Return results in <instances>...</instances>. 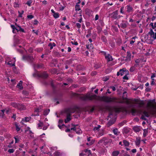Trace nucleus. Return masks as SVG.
Masks as SVG:
<instances>
[{
  "label": "nucleus",
  "instance_id": "obj_20",
  "mask_svg": "<svg viewBox=\"0 0 156 156\" xmlns=\"http://www.w3.org/2000/svg\"><path fill=\"white\" fill-rule=\"evenodd\" d=\"M54 154L55 156H62V153L58 151H56L54 153Z\"/></svg>",
  "mask_w": 156,
  "mask_h": 156
},
{
  "label": "nucleus",
  "instance_id": "obj_30",
  "mask_svg": "<svg viewBox=\"0 0 156 156\" xmlns=\"http://www.w3.org/2000/svg\"><path fill=\"white\" fill-rule=\"evenodd\" d=\"M42 108V106H39L38 108H36L35 109V112H38L40 111V110H41Z\"/></svg>",
  "mask_w": 156,
  "mask_h": 156
},
{
  "label": "nucleus",
  "instance_id": "obj_13",
  "mask_svg": "<svg viewBox=\"0 0 156 156\" xmlns=\"http://www.w3.org/2000/svg\"><path fill=\"white\" fill-rule=\"evenodd\" d=\"M127 55L126 56V60L130 61L131 59V54L129 51H127L126 53Z\"/></svg>",
  "mask_w": 156,
  "mask_h": 156
},
{
  "label": "nucleus",
  "instance_id": "obj_15",
  "mask_svg": "<svg viewBox=\"0 0 156 156\" xmlns=\"http://www.w3.org/2000/svg\"><path fill=\"white\" fill-rule=\"evenodd\" d=\"M127 11L128 12H131L133 10L132 7L130 5H127L126 7Z\"/></svg>",
  "mask_w": 156,
  "mask_h": 156
},
{
  "label": "nucleus",
  "instance_id": "obj_18",
  "mask_svg": "<svg viewBox=\"0 0 156 156\" xmlns=\"http://www.w3.org/2000/svg\"><path fill=\"white\" fill-rule=\"evenodd\" d=\"M41 76L44 78H46L48 77V75L46 72H44L41 74Z\"/></svg>",
  "mask_w": 156,
  "mask_h": 156
},
{
  "label": "nucleus",
  "instance_id": "obj_32",
  "mask_svg": "<svg viewBox=\"0 0 156 156\" xmlns=\"http://www.w3.org/2000/svg\"><path fill=\"white\" fill-rule=\"evenodd\" d=\"M53 16L56 19L59 17V15L58 13L55 12V14H53Z\"/></svg>",
  "mask_w": 156,
  "mask_h": 156
},
{
  "label": "nucleus",
  "instance_id": "obj_39",
  "mask_svg": "<svg viewBox=\"0 0 156 156\" xmlns=\"http://www.w3.org/2000/svg\"><path fill=\"white\" fill-rule=\"evenodd\" d=\"M14 139H15V143H18L20 141L18 139V136H16L14 137Z\"/></svg>",
  "mask_w": 156,
  "mask_h": 156
},
{
  "label": "nucleus",
  "instance_id": "obj_17",
  "mask_svg": "<svg viewBox=\"0 0 156 156\" xmlns=\"http://www.w3.org/2000/svg\"><path fill=\"white\" fill-rule=\"evenodd\" d=\"M119 152L118 151H116L112 152V155L113 156H118V154H119Z\"/></svg>",
  "mask_w": 156,
  "mask_h": 156
},
{
  "label": "nucleus",
  "instance_id": "obj_53",
  "mask_svg": "<svg viewBox=\"0 0 156 156\" xmlns=\"http://www.w3.org/2000/svg\"><path fill=\"white\" fill-rule=\"evenodd\" d=\"M86 155H87L88 156H89L91 154V151L90 150H89L88 151H87V153H86Z\"/></svg>",
  "mask_w": 156,
  "mask_h": 156
},
{
  "label": "nucleus",
  "instance_id": "obj_41",
  "mask_svg": "<svg viewBox=\"0 0 156 156\" xmlns=\"http://www.w3.org/2000/svg\"><path fill=\"white\" fill-rule=\"evenodd\" d=\"M14 150L13 149H9L8 151L10 153H13L14 151Z\"/></svg>",
  "mask_w": 156,
  "mask_h": 156
},
{
  "label": "nucleus",
  "instance_id": "obj_5",
  "mask_svg": "<svg viewBox=\"0 0 156 156\" xmlns=\"http://www.w3.org/2000/svg\"><path fill=\"white\" fill-rule=\"evenodd\" d=\"M22 59L23 60H27L30 62H32L34 59L32 56L29 55H23Z\"/></svg>",
  "mask_w": 156,
  "mask_h": 156
},
{
  "label": "nucleus",
  "instance_id": "obj_33",
  "mask_svg": "<svg viewBox=\"0 0 156 156\" xmlns=\"http://www.w3.org/2000/svg\"><path fill=\"white\" fill-rule=\"evenodd\" d=\"M101 39L103 42H105V43L106 42L107 39L104 36H102L101 37Z\"/></svg>",
  "mask_w": 156,
  "mask_h": 156
},
{
  "label": "nucleus",
  "instance_id": "obj_47",
  "mask_svg": "<svg viewBox=\"0 0 156 156\" xmlns=\"http://www.w3.org/2000/svg\"><path fill=\"white\" fill-rule=\"evenodd\" d=\"M19 4L16 2H15L14 3V7L15 8L19 7Z\"/></svg>",
  "mask_w": 156,
  "mask_h": 156
},
{
  "label": "nucleus",
  "instance_id": "obj_3",
  "mask_svg": "<svg viewBox=\"0 0 156 156\" xmlns=\"http://www.w3.org/2000/svg\"><path fill=\"white\" fill-rule=\"evenodd\" d=\"M112 142V140L108 139L106 137H104L100 140L98 142L99 144H103L104 145H106Z\"/></svg>",
  "mask_w": 156,
  "mask_h": 156
},
{
  "label": "nucleus",
  "instance_id": "obj_7",
  "mask_svg": "<svg viewBox=\"0 0 156 156\" xmlns=\"http://www.w3.org/2000/svg\"><path fill=\"white\" fill-rule=\"evenodd\" d=\"M120 75L121 76L123 75L124 74L127 75L129 73L128 71L125 68H123L122 69H120Z\"/></svg>",
  "mask_w": 156,
  "mask_h": 156
},
{
  "label": "nucleus",
  "instance_id": "obj_31",
  "mask_svg": "<svg viewBox=\"0 0 156 156\" xmlns=\"http://www.w3.org/2000/svg\"><path fill=\"white\" fill-rule=\"evenodd\" d=\"M50 112V109H46L45 110L44 112V115H48Z\"/></svg>",
  "mask_w": 156,
  "mask_h": 156
},
{
  "label": "nucleus",
  "instance_id": "obj_54",
  "mask_svg": "<svg viewBox=\"0 0 156 156\" xmlns=\"http://www.w3.org/2000/svg\"><path fill=\"white\" fill-rule=\"evenodd\" d=\"M15 42L16 43V44H18L20 43V40L19 39L15 38L14 40Z\"/></svg>",
  "mask_w": 156,
  "mask_h": 156
},
{
  "label": "nucleus",
  "instance_id": "obj_45",
  "mask_svg": "<svg viewBox=\"0 0 156 156\" xmlns=\"http://www.w3.org/2000/svg\"><path fill=\"white\" fill-rule=\"evenodd\" d=\"M7 64L8 65H9L10 66H15V64L14 63L12 64V63H11V62L10 61Z\"/></svg>",
  "mask_w": 156,
  "mask_h": 156
},
{
  "label": "nucleus",
  "instance_id": "obj_4",
  "mask_svg": "<svg viewBox=\"0 0 156 156\" xmlns=\"http://www.w3.org/2000/svg\"><path fill=\"white\" fill-rule=\"evenodd\" d=\"M109 16H110L111 18L114 19H119L122 16L118 15V10H116L113 12L112 13L110 14H109Z\"/></svg>",
  "mask_w": 156,
  "mask_h": 156
},
{
  "label": "nucleus",
  "instance_id": "obj_16",
  "mask_svg": "<svg viewBox=\"0 0 156 156\" xmlns=\"http://www.w3.org/2000/svg\"><path fill=\"white\" fill-rule=\"evenodd\" d=\"M144 133L143 134V136L144 137H145L147 135L148 133L147 129H143Z\"/></svg>",
  "mask_w": 156,
  "mask_h": 156
},
{
  "label": "nucleus",
  "instance_id": "obj_29",
  "mask_svg": "<svg viewBox=\"0 0 156 156\" xmlns=\"http://www.w3.org/2000/svg\"><path fill=\"white\" fill-rule=\"evenodd\" d=\"M143 114L144 116L146 117H148L149 116L148 112L145 111L143 112Z\"/></svg>",
  "mask_w": 156,
  "mask_h": 156
},
{
  "label": "nucleus",
  "instance_id": "obj_57",
  "mask_svg": "<svg viewBox=\"0 0 156 156\" xmlns=\"http://www.w3.org/2000/svg\"><path fill=\"white\" fill-rule=\"evenodd\" d=\"M71 43L73 44H74L76 45H77L78 44V43L77 41H71Z\"/></svg>",
  "mask_w": 156,
  "mask_h": 156
},
{
  "label": "nucleus",
  "instance_id": "obj_64",
  "mask_svg": "<svg viewBox=\"0 0 156 156\" xmlns=\"http://www.w3.org/2000/svg\"><path fill=\"white\" fill-rule=\"evenodd\" d=\"M67 80L68 81L70 82H72L73 81V80L71 78H69L67 79Z\"/></svg>",
  "mask_w": 156,
  "mask_h": 156
},
{
  "label": "nucleus",
  "instance_id": "obj_27",
  "mask_svg": "<svg viewBox=\"0 0 156 156\" xmlns=\"http://www.w3.org/2000/svg\"><path fill=\"white\" fill-rule=\"evenodd\" d=\"M138 107L140 108L143 107V106L144 105V103L143 101H142L138 103Z\"/></svg>",
  "mask_w": 156,
  "mask_h": 156
},
{
  "label": "nucleus",
  "instance_id": "obj_25",
  "mask_svg": "<svg viewBox=\"0 0 156 156\" xmlns=\"http://www.w3.org/2000/svg\"><path fill=\"white\" fill-rule=\"evenodd\" d=\"M11 105L15 108H17L18 104H17L15 102H12L11 103Z\"/></svg>",
  "mask_w": 156,
  "mask_h": 156
},
{
  "label": "nucleus",
  "instance_id": "obj_46",
  "mask_svg": "<svg viewBox=\"0 0 156 156\" xmlns=\"http://www.w3.org/2000/svg\"><path fill=\"white\" fill-rule=\"evenodd\" d=\"M156 18V13H154L151 19L152 21H154Z\"/></svg>",
  "mask_w": 156,
  "mask_h": 156
},
{
  "label": "nucleus",
  "instance_id": "obj_55",
  "mask_svg": "<svg viewBox=\"0 0 156 156\" xmlns=\"http://www.w3.org/2000/svg\"><path fill=\"white\" fill-rule=\"evenodd\" d=\"M151 79L152 80H151V85H154V84H155V83L154 82V80L153 78Z\"/></svg>",
  "mask_w": 156,
  "mask_h": 156
},
{
  "label": "nucleus",
  "instance_id": "obj_49",
  "mask_svg": "<svg viewBox=\"0 0 156 156\" xmlns=\"http://www.w3.org/2000/svg\"><path fill=\"white\" fill-rule=\"evenodd\" d=\"M34 16L32 15H28L27 16V18L30 19H32L33 18H34Z\"/></svg>",
  "mask_w": 156,
  "mask_h": 156
},
{
  "label": "nucleus",
  "instance_id": "obj_58",
  "mask_svg": "<svg viewBox=\"0 0 156 156\" xmlns=\"http://www.w3.org/2000/svg\"><path fill=\"white\" fill-rule=\"evenodd\" d=\"M126 91H125L123 93L122 98H123V99H126V98L124 97L125 94H126Z\"/></svg>",
  "mask_w": 156,
  "mask_h": 156
},
{
  "label": "nucleus",
  "instance_id": "obj_8",
  "mask_svg": "<svg viewBox=\"0 0 156 156\" xmlns=\"http://www.w3.org/2000/svg\"><path fill=\"white\" fill-rule=\"evenodd\" d=\"M148 34L154 40L156 39V33H154L152 29H150V31L149 32Z\"/></svg>",
  "mask_w": 156,
  "mask_h": 156
},
{
  "label": "nucleus",
  "instance_id": "obj_35",
  "mask_svg": "<svg viewBox=\"0 0 156 156\" xmlns=\"http://www.w3.org/2000/svg\"><path fill=\"white\" fill-rule=\"evenodd\" d=\"M75 131L76 133L78 134H80L81 133V130L78 127H77V129Z\"/></svg>",
  "mask_w": 156,
  "mask_h": 156
},
{
  "label": "nucleus",
  "instance_id": "obj_50",
  "mask_svg": "<svg viewBox=\"0 0 156 156\" xmlns=\"http://www.w3.org/2000/svg\"><path fill=\"white\" fill-rule=\"evenodd\" d=\"M43 125V123L40 122V123L38 124V127H41Z\"/></svg>",
  "mask_w": 156,
  "mask_h": 156
},
{
  "label": "nucleus",
  "instance_id": "obj_42",
  "mask_svg": "<svg viewBox=\"0 0 156 156\" xmlns=\"http://www.w3.org/2000/svg\"><path fill=\"white\" fill-rule=\"evenodd\" d=\"M100 127L101 126L100 125H98V126L94 127V131L96 130H98Z\"/></svg>",
  "mask_w": 156,
  "mask_h": 156
},
{
  "label": "nucleus",
  "instance_id": "obj_63",
  "mask_svg": "<svg viewBox=\"0 0 156 156\" xmlns=\"http://www.w3.org/2000/svg\"><path fill=\"white\" fill-rule=\"evenodd\" d=\"M123 79H124V80H127L128 79V77L127 76V75H126V74H125V75L123 77Z\"/></svg>",
  "mask_w": 156,
  "mask_h": 156
},
{
  "label": "nucleus",
  "instance_id": "obj_59",
  "mask_svg": "<svg viewBox=\"0 0 156 156\" xmlns=\"http://www.w3.org/2000/svg\"><path fill=\"white\" fill-rule=\"evenodd\" d=\"M124 8L123 7H121V8L120 9V11L121 13H122V14L124 13V12L123 11L124 9Z\"/></svg>",
  "mask_w": 156,
  "mask_h": 156
},
{
  "label": "nucleus",
  "instance_id": "obj_44",
  "mask_svg": "<svg viewBox=\"0 0 156 156\" xmlns=\"http://www.w3.org/2000/svg\"><path fill=\"white\" fill-rule=\"evenodd\" d=\"M137 114H143V112L141 110H137Z\"/></svg>",
  "mask_w": 156,
  "mask_h": 156
},
{
  "label": "nucleus",
  "instance_id": "obj_61",
  "mask_svg": "<svg viewBox=\"0 0 156 156\" xmlns=\"http://www.w3.org/2000/svg\"><path fill=\"white\" fill-rule=\"evenodd\" d=\"M110 88H111L113 91H115L116 90L115 87L113 86H110Z\"/></svg>",
  "mask_w": 156,
  "mask_h": 156
},
{
  "label": "nucleus",
  "instance_id": "obj_60",
  "mask_svg": "<svg viewBox=\"0 0 156 156\" xmlns=\"http://www.w3.org/2000/svg\"><path fill=\"white\" fill-rule=\"evenodd\" d=\"M76 27L78 28H80L81 27V24L79 23H77L76 24Z\"/></svg>",
  "mask_w": 156,
  "mask_h": 156
},
{
  "label": "nucleus",
  "instance_id": "obj_37",
  "mask_svg": "<svg viewBox=\"0 0 156 156\" xmlns=\"http://www.w3.org/2000/svg\"><path fill=\"white\" fill-rule=\"evenodd\" d=\"M32 3V0H29L27 1L26 4H27L29 6H31V4Z\"/></svg>",
  "mask_w": 156,
  "mask_h": 156
},
{
  "label": "nucleus",
  "instance_id": "obj_40",
  "mask_svg": "<svg viewBox=\"0 0 156 156\" xmlns=\"http://www.w3.org/2000/svg\"><path fill=\"white\" fill-rule=\"evenodd\" d=\"M75 8L76 10H77L78 11L80 10V6L79 5H76Z\"/></svg>",
  "mask_w": 156,
  "mask_h": 156
},
{
  "label": "nucleus",
  "instance_id": "obj_22",
  "mask_svg": "<svg viewBox=\"0 0 156 156\" xmlns=\"http://www.w3.org/2000/svg\"><path fill=\"white\" fill-rule=\"evenodd\" d=\"M18 27L19 28V29H17L18 30H17V32H18L19 31H20L22 32L23 33H25V31L24 30V29H22L20 26H18Z\"/></svg>",
  "mask_w": 156,
  "mask_h": 156
},
{
  "label": "nucleus",
  "instance_id": "obj_62",
  "mask_svg": "<svg viewBox=\"0 0 156 156\" xmlns=\"http://www.w3.org/2000/svg\"><path fill=\"white\" fill-rule=\"evenodd\" d=\"M125 123H126V122L123 121L122 122L119 123V126H122Z\"/></svg>",
  "mask_w": 156,
  "mask_h": 156
},
{
  "label": "nucleus",
  "instance_id": "obj_38",
  "mask_svg": "<svg viewBox=\"0 0 156 156\" xmlns=\"http://www.w3.org/2000/svg\"><path fill=\"white\" fill-rule=\"evenodd\" d=\"M112 28L116 32H117L118 30V28L115 26H112Z\"/></svg>",
  "mask_w": 156,
  "mask_h": 156
},
{
  "label": "nucleus",
  "instance_id": "obj_48",
  "mask_svg": "<svg viewBox=\"0 0 156 156\" xmlns=\"http://www.w3.org/2000/svg\"><path fill=\"white\" fill-rule=\"evenodd\" d=\"M33 76L34 77H36L38 76V74L37 72H36L33 74Z\"/></svg>",
  "mask_w": 156,
  "mask_h": 156
},
{
  "label": "nucleus",
  "instance_id": "obj_24",
  "mask_svg": "<svg viewBox=\"0 0 156 156\" xmlns=\"http://www.w3.org/2000/svg\"><path fill=\"white\" fill-rule=\"evenodd\" d=\"M113 132L114 134L115 135H118V134H119V133H118V129L117 128H116L115 129H114L113 130Z\"/></svg>",
  "mask_w": 156,
  "mask_h": 156
},
{
  "label": "nucleus",
  "instance_id": "obj_51",
  "mask_svg": "<svg viewBox=\"0 0 156 156\" xmlns=\"http://www.w3.org/2000/svg\"><path fill=\"white\" fill-rule=\"evenodd\" d=\"M90 142L89 143V144L90 145H91L93 144L94 142V140H92L90 141Z\"/></svg>",
  "mask_w": 156,
  "mask_h": 156
},
{
  "label": "nucleus",
  "instance_id": "obj_1",
  "mask_svg": "<svg viewBox=\"0 0 156 156\" xmlns=\"http://www.w3.org/2000/svg\"><path fill=\"white\" fill-rule=\"evenodd\" d=\"M96 95L94 94L90 95V94L85 95H83L80 97V98L84 101L88 100H92L96 99L103 101L107 103L114 102L115 103H123L124 101L122 100H119L118 98L112 97L111 98L107 96H98L97 98Z\"/></svg>",
  "mask_w": 156,
  "mask_h": 156
},
{
  "label": "nucleus",
  "instance_id": "obj_11",
  "mask_svg": "<svg viewBox=\"0 0 156 156\" xmlns=\"http://www.w3.org/2000/svg\"><path fill=\"white\" fill-rule=\"evenodd\" d=\"M17 108L20 110H23L26 109L25 106L22 104H18V106Z\"/></svg>",
  "mask_w": 156,
  "mask_h": 156
},
{
  "label": "nucleus",
  "instance_id": "obj_28",
  "mask_svg": "<svg viewBox=\"0 0 156 156\" xmlns=\"http://www.w3.org/2000/svg\"><path fill=\"white\" fill-rule=\"evenodd\" d=\"M137 110L135 109H132L131 110V113L133 115H135L136 114H137Z\"/></svg>",
  "mask_w": 156,
  "mask_h": 156
},
{
  "label": "nucleus",
  "instance_id": "obj_43",
  "mask_svg": "<svg viewBox=\"0 0 156 156\" xmlns=\"http://www.w3.org/2000/svg\"><path fill=\"white\" fill-rule=\"evenodd\" d=\"M135 69V68L134 66L131 67L129 69V70L130 72H133Z\"/></svg>",
  "mask_w": 156,
  "mask_h": 156
},
{
  "label": "nucleus",
  "instance_id": "obj_9",
  "mask_svg": "<svg viewBox=\"0 0 156 156\" xmlns=\"http://www.w3.org/2000/svg\"><path fill=\"white\" fill-rule=\"evenodd\" d=\"M128 24L127 21L122 20V23L120 24V27L123 29L126 28L127 27Z\"/></svg>",
  "mask_w": 156,
  "mask_h": 156
},
{
  "label": "nucleus",
  "instance_id": "obj_52",
  "mask_svg": "<svg viewBox=\"0 0 156 156\" xmlns=\"http://www.w3.org/2000/svg\"><path fill=\"white\" fill-rule=\"evenodd\" d=\"M23 94L25 95H27L28 94V93L27 91H23Z\"/></svg>",
  "mask_w": 156,
  "mask_h": 156
},
{
  "label": "nucleus",
  "instance_id": "obj_23",
  "mask_svg": "<svg viewBox=\"0 0 156 156\" xmlns=\"http://www.w3.org/2000/svg\"><path fill=\"white\" fill-rule=\"evenodd\" d=\"M87 48L88 49H91L93 48V46L92 44H90L86 45Z\"/></svg>",
  "mask_w": 156,
  "mask_h": 156
},
{
  "label": "nucleus",
  "instance_id": "obj_2",
  "mask_svg": "<svg viewBox=\"0 0 156 156\" xmlns=\"http://www.w3.org/2000/svg\"><path fill=\"white\" fill-rule=\"evenodd\" d=\"M74 111H72L71 108L66 109L65 111V113L66 114V119H65V122L66 123H68L71 120L70 118L71 113H73Z\"/></svg>",
  "mask_w": 156,
  "mask_h": 156
},
{
  "label": "nucleus",
  "instance_id": "obj_26",
  "mask_svg": "<svg viewBox=\"0 0 156 156\" xmlns=\"http://www.w3.org/2000/svg\"><path fill=\"white\" fill-rule=\"evenodd\" d=\"M123 143L125 146H128L129 144V143L126 140H123Z\"/></svg>",
  "mask_w": 156,
  "mask_h": 156
},
{
  "label": "nucleus",
  "instance_id": "obj_14",
  "mask_svg": "<svg viewBox=\"0 0 156 156\" xmlns=\"http://www.w3.org/2000/svg\"><path fill=\"white\" fill-rule=\"evenodd\" d=\"M22 83L23 81L21 80H20L19 83L17 84V87L20 89H22L23 88V87L22 86Z\"/></svg>",
  "mask_w": 156,
  "mask_h": 156
},
{
  "label": "nucleus",
  "instance_id": "obj_34",
  "mask_svg": "<svg viewBox=\"0 0 156 156\" xmlns=\"http://www.w3.org/2000/svg\"><path fill=\"white\" fill-rule=\"evenodd\" d=\"M72 125L73 126H74V127L73 128H71L70 129L71 130H73L74 131H76V130L77 129V127L78 126L77 125H75L73 124H72Z\"/></svg>",
  "mask_w": 156,
  "mask_h": 156
},
{
  "label": "nucleus",
  "instance_id": "obj_36",
  "mask_svg": "<svg viewBox=\"0 0 156 156\" xmlns=\"http://www.w3.org/2000/svg\"><path fill=\"white\" fill-rule=\"evenodd\" d=\"M114 123V122H113L112 121H110L107 124L108 126H109L111 125H112Z\"/></svg>",
  "mask_w": 156,
  "mask_h": 156
},
{
  "label": "nucleus",
  "instance_id": "obj_21",
  "mask_svg": "<svg viewBox=\"0 0 156 156\" xmlns=\"http://www.w3.org/2000/svg\"><path fill=\"white\" fill-rule=\"evenodd\" d=\"M11 28L12 29V32H13L14 33H16V32H15V31L16 30V31L17 30H18L17 29V27H15V26L13 25H11Z\"/></svg>",
  "mask_w": 156,
  "mask_h": 156
},
{
  "label": "nucleus",
  "instance_id": "obj_12",
  "mask_svg": "<svg viewBox=\"0 0 156 156\" xmlns=\"http://www.w3.org/2000/svg\"><path fill=\"white\" fill-rule=\"evenodd\" d=\"M105 57L108 62L112 61L113 60V59L112 58V56L110 54H108L107 55H105Z\"/></svg>",
  "mask_w": 156,
  "mask_h": 156
},
{
  "label": "nucleus",
  "instance_id": "obj_10",
  "mask_svg": "<svg viewBox=\"0 0 156 156\" xmlns=\"http://www.w3.org/2000/svg\"><path fill=\"white\" fill-rule=\"evenodd\" d=\"M133 129L136 132H139L141 130L140 126H134Z\"/></svg>",
  "mask_w": 156,
  "mask_h": 156
},
{
  "label": "nucleus",
  "instance_id": "obj_6",
  "mask_svg": "<svg viewBox=\"0 0 156 156\" xmlns=\"http://www.w3.org/2000/svg\"><path fill=\"white\" fill-rule=\"evenodd\" d=\"M155 101V100H150L147 103V106L152 109H156V106L152 104L153 102H154Z\"/></svg>",
  "mask_w": 156,
  "mask_h": 156
},
{
  "label": "nucleus",
  "instance_id": "obj_56",
  "mask_svg": "<svg viewBox=\"0 0 156 156\" xmlns=\"http://www.w3.org/2000/svg\"><path fill=\"white\" fill-rule=\"evenodd\" d=\"M141 119L144 120H147V119L145 118V116H144L143 115H142L141 117Z\"/></svg>",
  "mask_w": 156,
  "mask_h": 156
},
{
  "label": "nucleus",
  "instance_id": "obj_19",
  "mask_svg": "<svg viewBox=\"0 0 156 156\" xmlns=\"http://www.w3.org/2000/svg\"><path fill=\"white\" fill-rule=\"evenodd\" d=\"M140 138L139 139L138 138H137L135 141L136 145L137 146H139L140 143Z\"/></svg>",
  "mask_w": 156,
  "mask_h": 156
}]
</instances>
